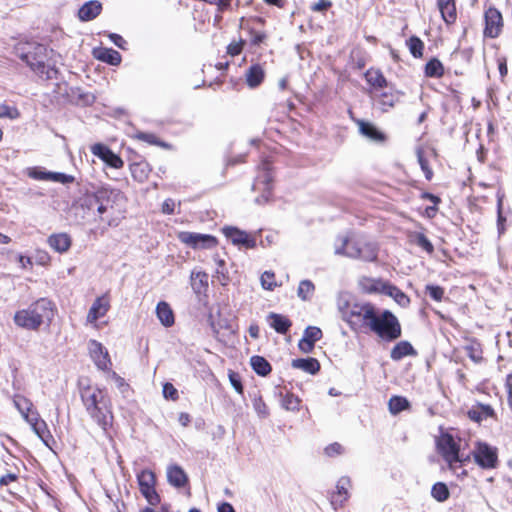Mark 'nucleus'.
Here are the masks:
<instances>
[{
  "mask_svg": "<svg viewBox=\"0 0 512 512\" xmlns=\"http://www.w3.org/2000/svg\"><path fill=\"white\" fill-rule=\"evenodd\" d=\"M79 390L86 412L107 433L114 419L108 393L96 386L84 385L82 381L79 382Z\"/></svg>",
  "mask_w": 512,
  "mask_h": 512,
  "instance_id": "nucleus-1",
  "label": "nucleus"
},
{
  "mask_svg": "<svg viewBox=\"0 0 512 512\" xmlns=\"http://www.w3.org/2000/svg\"><path fill=\"white\" fill-rule=\"evenodd\" d=\"M49 50L36 42H20L15 46V54L40 78H55L57 70L50 62Z\"/></svg>",
  "mask_w": 512,
  "mask_h": 512,
  "instance_id": "nucleus-2",
  "label": "nucleus"
},
{
  "mask_svg": "<svg viewBox=\"0 0 512 512\" xmlns=\"http://www.w3.org/2000/svg\"><path fill=\"white\" fill-rule=\"evenodd\" d=\"M55 307L52 301L47 298H40L27 309L19 310L14 315V322L17 326L37 330L42 324H50L54 317Z\"/></svg>",
  "mask_w": 512,
  "mask_h": 512,
  "instance_id": "nucleus-3",
  "label": "nucleus"
},
{
  "mask_svg": "<svg viewBox=\"0 0 512 512\" xmlns=\"http://www.w3.org/2000/svg\"><path fill=\"white\" fill-rule=\"evenodd\" d=\"M342 319L346 321L350 328L357 331L362 328H369L371 322L377 314V308L369 303H346L339 307Z\"/></svg>",
  "mask_w": 512,
  "mask_h": 512,
  "instance_id": "nucleus-4",
  "label": "nucleus"
},
{
  "mask_svg": "<svg viewBox=\"0 0 512 512\" xmlns=\"http://www.w3.org/2000/svg\"><path fill=\"white\" fill-rule=\"evenodd\" d=\"M369 329L388 342L394 341L401 336V325L397 317L389 310L382 312L377 310V314L371 322Z\"/></svg>",
  "mask_w": 512,
  "mask_h": 512,
  "instance_id": "nucleus-5",
  "label": "nucleus"
},
{
  "mask_svg": "<svg viewBox=\"0 0 512 512\" xmlns=\"http://www.w3.org/2000/svg\"><path fill=\"white\" fill-rule=\"evenodd\" d=\"M118 191L109 187H100L92 193H86L80 200L81 207L89 211L96 210L100 218L109 208H113Z\"/></svg>",
  "mask_w": 512,
  "mask_h": 512,
  "instance_id": "nucleus-6",
  "label": "nucleus"
},
{
  "mask_svg": "<svg viewBox=\"0 0 512 512\" xmlns=\"http://www.w3.org/2000/svg\"><path fill=\"white\" fill-rule=\"evenodd\" d=\"M437 449L447 462L449 469L454 470L458 463H462L459 455V445L450 434H443L437 440Z\"/></svg>",
  "mask_w": 512,
  "mask_h": 512,
  "instance_id": "nucleus-7",
  "label": "nucleus"
},
{
  "mask_svg": "<svg viewBox=\"0 0 512 512\" xmlns=\"http://www.w3.org/2000/svg\"><path fill=\"white\" fill-rule=\"evenodd\" d=\"M473 457L477 465L483 469H494L498 464V450L485 442H477Z\"/></svg>",
  "mask_w": 512,
  "mask_h": 512,
  "instance_id": "nucleus-8",
  "label": "nucleus"
},
{
  "mask_svg": "<svg viewBox=\"0 0 512 512\" xmlns=\"http://www.w3.org/2000/svg\"><path fill=\"white\" fill-rule=\"evenodd\" d=\"M484 19V36L492 39L498 37L503 28L501 12L494 7H490L485 11Z\"/></svg>",
  "mask_w": 512,
  "mask_h": 512,
  "instance_id": "nucleus-9",
  "label": "nucleus"
},
{
  "mask_svg": "<svg viewBox=\"0 0 512 512\" xmlns=\"http://www.w3.org/2000/svg\"><path fill=\"white\" fill-rule=\"evenodd\" d=\"M88 350L92 360L98 369L106 371L111 366V360L107 349L98 341L90 340L88 342Z\"/></svg>",
  "mask_w": 512,
  "mask_h": 512,
  "instance_id": "nucleus-10",
  "label": "nucleus"
},
{
  "mask_svg": "<svg viewBox=\"0 0 512 512\" xmlns=\"http://www.w3.org/2000/svg\"><path fill=\"white\" fill-rule=\"evenodd\" d=\"M179 239L193 247V248H212L217 244V240L215 237L208 234H200L193 232H182L179 235Z\"/></svg>",
  "mask_w": 512,
  "mask_h": 512,
  "instance_id": "nucleus-11",
  "label": "nucleus"
},
{
  "mask_svg": "<svg viewBox=\"0 0 512 512\" xmlns=\"http://www.w3.org/2000/svg\"><path fill=\"white\" fill-rule=\"evenodd\" d=\"M223 233L234 245H242L245 248H254L256 246L254 238H251L245 231L239 230L236 227H224Z\"/></svg>",
  "mask_w": 512,
  "mask_h": 512,
  "instance_id": "nucleus-12",
  "label": "nucleus"
},
{
  "mask_svg": "<svg viewBox=\"0 0 512 512\" xmlns=\"http://www.w3.org/2000/svg\"><path fill=\"white\" fill-rule=\"evenodd\" d=\"M351 486V480L347 476L341 477L336 485V492L331 496V505L335 510L342 507L349 498L348 489Z\"/></svg>",
  "mask_w": 512,
  "mask_h": 512,
  "instance_id": "nucleus-13",
  "label": "nucleus"
},
{
  "mask_svg": "<svg viewBox=\"0 0 512 512\" xmlns=\"http://www.w3.org/2000/svg\"><path fill=\"white\" fill-rule=\"evenodd\" d=\"M102 11V4L97 0L85 2L78 10V18L82 22L95 19Z\"/></svg>",
  "mask_w": 512,
  "mask_h": 512,
  "instance_id": "nucleus-14",
  "label": "nucleus"
},
{
  "mask_svg": "<svg viewBox=\"0 0 512 512\" xmlns=\"http://www.w3.org/2000/svg\"><path fill=\"white\" fill-rule=\"evenodd\" d=\"M47 243L55 252L62 254L70 249L72 239L67 233H55L48 237Z\"/></svg>",
  "mask_w": 512,
  "mask_h": 512,
  "instance_id": "nucleus-15",
  "label": "nucleus"
},
{
  "mask_svg": "<svg viewBox=\"0 0 512 512\" xmlns=\"http://www.w3.org/2000/svg\"><path fill=\"white\" fill-rule=\"evenodd\" d=\"M359 126V132L364 137L376 143H383L386 140V136L381 132L375 125L370 122L363 120L357 121Z\"/></svg>",
  "mask_w": 512,
  "mask_h": 512,
  "instance_id": "nucleus-16",
  "label": "nucleus"
},
{
  "mask_svg": "<svg viewBox=\"0 0 512 512\" xmlns=\"http://www.w3.org/2000/svg\"><path fill=\"white\" fill-rule=\"evenodd\" d=\"M109 302L104 297H98L92 304L88 315L87 321L89 323L96 322L99 318L103 317L109 310Z\"/></svg>",
  "mask_w": 512,
  "mask_h": 512,
  "instance_id": "nucleus-17",
  "label": "nucleus"
},
{
  "mask_svg": "<svg viewBox=\"0 0 512 512\" xmlns=\"http://www.w3.org/2000/svg\"><path fill=\"white\" fill-rule=\"evenodd\" d=\"M360 246V242L350 241L347 238H342L341 245L336 246L335 248V254L344 255L353 259H358Z\"/></svg>",
  "mask_w": 512,
  "mask_h": 512,
  "instance_id": "nucleus-18",
  "label": "nucleus"
},
{
  "mask_svg": "<svg viewBox=\"0 0 512 512\" xmlns=\"http://www.w3.org/2000/svg\"><path fill=\"white\" fill-rule=\"evenodd\" d=\"M365 80L367 83L375 90L378 91L380 89L388 87V81L383 75V73L374 68L368 69L364 74Z\"/></svg>",
  "mask_w": 512,
  "mask_h": 512,
  "instance_id": "nucleus-19",
  "label": "nucleus"
},
{
  "mask_svg": "<svg viewBox=\"0 0 512 512\" xmlns=\"http://www.w3.org/2000/svg\"><path fill=\"white\" fill-rule=\"evenodd\" d=\"M168 482L177 488H181L186 485L188 478L184 470L178 465H172L167 469Z\"/></svg>",
  "mask_w": 512,
  "mask_h": 512,
  "instance_id": "nucleus-20",
  "label": "nucleus"
},
{
  "mask_svg": "<svg viewBox=\"0 0 512 512\" xmlns=\"http://www.w3.org/2000/svg\"><path fill=\"white\" fill-rule=\"evenodd\" d=\"M291 366L295 369H300L311 375H315L320 370V363L316 358H297L293 359Z\"/></svg>",
  "mask_w": 512,
  "mask_h": 512,
  "instance_id": "nucleus-21",
  "label": "nucleus"
},
{
  "mask_svg": "<svg viewBox=\"0 0 512 512\" xmlns=\"http://www.w3.org/2000/svg\"><path fill=\"white\" fill-rule=\"evenodd\" d=\"M494 415V409L490 405L486 404H478L473 406L468 411V417L477 423H480L482 420L487 419L488 417H494Z\"/></svg>",
  "mask_w": 512,
  "mask_h": 512,
  "instance_id": "nucleus-22",
  "label": "nucleus"
},
{
  "mask_svg": "<svg viewBox=\"0 0 512 512\" xmlns=\"http://www.w3.org/2000/svg\"><path fill=\"white\" fill-rule=\"evenodd\" d=\"M156 315L163 326L171 327L174 324V313L167 302L160 301L157 304Z\"/></svg>",
  "mask_w": 512,
  "mask_h": 512,
  "instance_id": "nucleus-23",
  "label": "nucleus"
},
{
  "mask_svg": "<svg viewBox=\"0 0 512 512\" xmlns=\"http://www.w3.org/2000/svg\"><path fill=\"white\" fill-rule=\"evenodd\" d=\"M416 354V350L408 341H400L391 350L390 357L398 361L406 356H415Z\"/></svg>",
  "mask_w": 512,
  "mask_h": 512,
  "instance_id": "nucleus-24",
  "label": "nucleus"
},
{
  "mask_svg": "<svg viewBox=\"0 0 512 512\" xmlns=\"http://www.w3.org/2000/svg\"><path fill=\"white\" fill-rule=\"evenodd\" d=\"M268 317L271 320V327L277 333L286 334L292 326V322L286 316L281 314L271 312Z\"/></svg>",
  "mask_w": 512,
  "mask_h": 512,
  "instance_id": "nucleus-25",
  "label": "nucleus"
},
{
  "mask_svg": "<svg viewBox=\"0 0 512 512\" xmlns=\"http://www.w3.org/2000/svg\"><path fill=\"white\" fill-rule=\"evenodd\" d=\"M264 70L259 64L249 67L246 72V81L250 88L258 87L264 80Z\"/></svg>",
  "mask_w": 512,
  "mask_h": 512,
  "instance_id": "nucleus-26",
  "label": "nucleus"
},
{
  "mask_svg": "<svg viewBox=\"0 0 512 512\" xmlns=\"http://www.w3.org/2000/svg\"><path fill=\"white\" fill-rule=\"evenodd\" d=\"M399 92H382L378 94L377 103L383 112L389 111L399 101Z\"/></svg>",
  "mask_w": 512,
  "mask_h": 512,
  "instance_id": "nucleus-27",
  "label": "nucleus"
},
{
  "mask_svg": "<svg viewBox=\"0 0 512 512\" xmlns=\"http://www.w3.org/2000/svg\"><path fill=\"white\" fill-rule=\"evenodd\" d=\"M362 289L367 293H383L388 282L381 279L363 278L360 282Z\"/></svg>",
  "mask_w": 512,
  "mask_h": 512,
  "instance_id": "nucleus-28",
  "label": "nucleus"
},
{
  "mask_svg": "<svg viewBox=\"0 0 512 512\" xmlns=\"http://www.w3.org/2000/svg\"><path fill=\"white\" fill-rule=\"evenodd\" d=\"M382 294L392 297L401 307H407L410 303L409 297L398 287L390 283H388Z\"/></svg>",
  "mask_w": 512,
  "mask_h": 512,
  "instance_id": "nucleus-29",
  "label": "nucleus"
},
{
  "mask_svg": "<svg viewBox=\"0 0 512 512\" xmlns=\"http://www.w3.org/2000/svg\"><path fill=\"white\" fill-rule=\"evenodd\" d=\"M250 364L254 372L259 376H267L272 370L270 363L262 356H252Z\"/></svg>",
  "mask_w": 512,
  "mask_h": 512,
  "instance_id": "nucleus-30",
  "label": "nucleus"
},
{
  "mask_svg": "<svg viewBox=\"0 0 512 512\" xmlns=\"http://www.w3.org/2000/svg\"><path fill=\"white\" fill-rule=\"evenodd\" d=\"M13 402H14L16 409L21 413V415L23 416V418L25 420H27L31 417V413H34L32 411L33 404L26 397L21 396V395H16L14 397Z\"/></svg>",
  "mask_w": 512,
  "mask_h": 512,
  "instance_id": "nucleus-31",
  "label": "nucleus"
},
{
  "mask_svg": "<svg viewBox=\"0 0 512 512\" xmlns=\"http://www.w3.org/2000/svg\"><path fill=\"white\" fill-rule=\"evenodd\" d=\"M444 74V67L437 58L430 59L425 65V75L431 78H440Z\"/></svg>",
  "mask_w": 512,
  "mask_h": 512,
  "instance_id": "nucleus-32",
  "label": "nucleus"
},
{
  "mask_svg": "<svg viewBox=\"0 0 512 512\" xmlns=\"http://www.w3.org/2000/svg\"><path fill=\"white\" fill-rule=\"evenodd\" d=\"M409 406V401L402 396H393L388 402L389 411L393 415H397L400 412L408 409Z\"/></svg>",
  "mask_w": 512,
  "mask_h": 512,
  "instance_id": "nucleus-33",
  "label": "nucleus"
},
{
  "mask_svg": "<svg viewBox=\"0 0 512 512\" xmlns=\"http://www.w3.org/2000/svg\"><path fill=\"white\" fill-rule=\"evenodd\" d=\"M97 58L103 62H106L110 65L117 66L121 63L122 57L121 54L111 48L103 49Z\"/></svg>",
  "mask_w": 512,
  "mask_h": 512,
  "instance_id": "nucleus-34",
  "label": "nucleus"
},
{
  "mask_svg": "<svg viewBox=\"0 0 512 512\" xmlns=\"http://www.w3.org/2000/svg\"><path fill=\"white\" fill-rule=\"evenodd\" d=\"M377 249L371 243H361L358 259L373 262L377 259Z\"/></svg>",
  "mask_w": 512,
  "mask_h": 512,
  "instance_id": "nucleus-35",
  "label": "nucleus"
},
{
  "mask_svg": "<svg viewBox=\"0 0 512 512\" xmlns=\"http://www.w3.org/2000/svg\"><path fill=\"white\" fill-rule=\"evenodd\" d=\"M431 496L438 502H444L449 499L450 492L444 482H437L432 486Z\"/></svg>",
  "mask_w": 512,
  "mask_h": 512,
  "instance_id": "nucleus-36",
  "label": "nucleus"
},
{
  "mask_svg": "<svg viewBox=\"0 0 512 512\" xmlns=\"http://www.w3.org/2000/svg\"><path fill=\"white\" fill-rule=\"evenodd\" d=\"M32 427L33 431L41 438L44 439V434L47 432V425L43 420L39 419L38 413H31V417L26 420Z\"/></svg>",
  "mask_w": 512,
  "mask_h": 512,
  "instance_id": "nucleus-37",
  "label": "nucleus"
},
{
  "mask_svg": "<svg viewBox=\"0 0 512 512\" xmlns=\"http://www.w3.org/2000/svg\"><path fill=\"white\" fill-rule=\"evenodd\" d=\"M192 288L196 293H201L208 286V275L204 272L192 273Z\"/></svg>",
  "mask_w": 512,
  "mask_h": 512,
  "instance_id": "nucleus-38",
  "label": "nucleus"
},
{
  "mask_svg": "<svg viewBox=\"0 0 512 512\" xmlns=\"http://www.w3.org/2000/svg\"><path fill=\"white\" fill-rule=\"evenodd\" d=\"M406 44L409 48L410 53L413 55V57L421 58L423 56L424 43L419 37L411 36L406 41Z\"/></svg>",
  "mask_w": 512,
  "mask_h": 512,
  "instance_id": "nucleus-39",
  "label": "nucleus"
},
{
  "mask_svg": "<svg viewBox=\"0 0 512 512\" xmlns=\"http://www.w3.org/2000/svg\"><path fill=\"white\" fill-rule=\"evenodd\" d=\"M314 290L315 286L310 280H302L299 283L297 295L299 298L306 301L312 297Z\"/></svg>",
  "mask_w": 512,
  "mask_h": 512,
  "instance_id": "nucleus-40",
  "label": "nucleus"
},
{
  "mask_svg": "<svg viewBox=\"0 0 512 512\" xmlns=\"http://www.w3.org/2000/svg\"><path fill=\"white\" fill-rule=\"evenodd\" d=\"M442 16V19L447 25L453 24L457 19V11L455 6V1L445 6L441 10H439Z\"/></svg>",
  "mask_w": 512,
  "mask_h": 512,
  "instance_id": "nucleus-41",
  "label": "nucleus"
},
{
  "mask_svg": "<svg viewBox=\"0 0 512 512\" xmlns=\"http://www.w3.org/2000/svg\"><path fill=\"white\" fill-rule=\"evenodd\" d=\"M262 173L257 177V180H256V183H255V186L256 185H259L260 183L263 184L265 186V189H270V183L272 181V176L270 175V163L269 162H264L262 164Z\"/></svg>",
  "mask_w": 512,
  "mask_h": 512,
  "instance_id": "nucleus-42",
  "label": "nucleus"
},
{
  "mask_svg": "<svg viewBox=\"0 0 512 512\" xmlns=\"http://www.w3.org/2000/svg\"><path fill=\"white\" fill-rule=\"evenodd\" d=\"M300 399L294 394L287 393L282 399V407L288 411H298Z\"/></svg>",
  "mask_w": 512,
  "mask_h": 512,
  "instance_id": "nucleus-43",
  "label": "nucleus"
},
{
  "mask_svg": "<svg viewBox=\"0 0 512 512\" xmlns=\"http://www.w3.org/2000/svg\"><path fill=\"white\" fill-rule=\"evenodd\" d=\"M75 180L74 176L68 175L61 172H50L48 175V181L58 182L62 184L73 183Z\"/></svg>",
  "mask_w": 512,
  "mask_h": 512,
  "instance_id": "nucleus-44",
  "label": "nucleus"
},
{
  "mask_svg": "<svg viewBox=\"0 0 512 512\" xmlns=\"http://www.w3.org/2000/svg\"><path fill=\"white\" fill-rule=\"evenodd\" d=\"M426 293L435 301L440 302L444 297V289L438 285L428 284L425 287Z\"/></svg>",
  "mask_w": 512,
  "mask_h": 512,
  "instance_id": "nucleus-45",
  "label": "nucleus"
},
{
  "mask_svg": "<svg viewBox=\"0 0 512 512\" xmlns=\"http://www.w3.org/2000/svg\"><path fill=\"white\" fill-rule=\"evenodd\" d=\"M415 243L429 254L434 252L433 244L423 233H416Z\"/></svg>",
  "mask_w": 512,
  "mask_h": 512,
  "instance_id": "nucleus-46",
  "label": "nucleus"
},
{
  "mask_svg": "<svg viewBox=\"0 0 512 512\" xmlns=\"http://www.w3.org/2000/svg\"><path fill=\"white\" fill-rule=\"evenodd\" d=\"M417 159L422 171L425 174V178L427 180H431L433 176V171L429 167L428 160L424 157V154L421 149L417 150Z\"/></svg>",
  "mask_w": 512,
  "mask_h": 512,
  "instance_id": "nucleus-47",
  "label": "nucleus"
},
{
  "mask_svg": "<svg viewBox=\"0 0 512 512\" xmlns=\"http://www.w3.org/2000/svg\"><path fill=\"white\" fill-rule=\"evenodd\" d=\"M275 274L271 271H265L261 275V285L265 290H273L277 283L274 281Z\"/></svg>",
  "mask_w": 512,
  "mask_h": 512,
  "instance_id": "nucleus-48",
  "label": "nucleus"
},
{
  "mask_svg": "<svg viewBox=\"0 0 512 512\" xmlns=\"http://www.w3.org/2000/svg\"><path fill=\"white\" fill-rule=\"evenodd\" d=\"M322 330L316 326H309L305 329L303 337L316 343L322 338Z\"/></svg>",
  "mask_w": 512,
  "mask_h": 512,
  "instance_id": "nucleus-49",
  "label": "nucleus"
},
{
  "mask_svg": "<svg viewBox=\"0 0 512 512\" xmlns=\"http://www.w3.org/2000/svg\"><path fill=\"white\" fill-rule=\"evenodd\" d=\"M19 115V111L16 107L0 104V118L16 119Z\"/></svg>",
  "mask_w": 512,
  "mask_h": 512,
  "instance_id": "nucleus-50",
  "label": "nucleus"
},
{
  "mask_svg": "<svg viewBox=\"0 0 512 512\" xmlns=\"http://www.w3.org/2000/svg\"><path fill=\"white\" fill-rule=\"evenodd\" d=\"M139 486L142 485H155V475L150 470H143L137 476Z\"/></svg>",
  "mask_w": 512,
  "mask_h": 512,
  "instance_id": "nucleus-51",
  "label": "nucleus"
},
{
  "mask_svg": "<svg viewBox=\"0 0 512 512\" xmlns=\"http://www.w3.org/2000/svg\"><path fill=\"white\" fill-rule=\"evenodd\" d=\"M27 175L35 180L48 181L49 171H45L41 167H31L27 169Z\"/></svg>",
  "mask_w": 512,
  "mask_h": 512,
  "instance_id": "nucleus-52",
  "label": "nucleus"
},
{
  "mask_svg": "<svg viewBox=\"0 0 512 512\" xmlns=\"http://www.w3.org/2000/svg\"><path fill=\"white\" fill-rule=\"evenodd\" d=\"M105 163H107L110 167L119 169L123 167L124 162L123 160L115 154L111 149L107 153L105 159L103 160Z\"/></svg>",
  "mask_w": 512,
  "mask_h": 512,
  "instance_id": "nucleus-53",
  "label": "nucleus"
},
{
  "mask_svg": "<svg viewBox=\"0 0 512 512\" xmlns=\"http://www.w3.org/2000/svg\"><path fill=\"white\" fill-rule=\"evenodd\" d=\"M505 221L506 218L502 214V200L499 199L497 203V229L499 235H502L505 232Z\"/></svg>",
  "mask_w": 512,
  "mask_h": 512,
  "instance_id": "nucleus-54",
  "label": "nucleus"
},
{
  "mask_svg": "<svg viewBox=\"0 0 512 512\" xmlns=\"http://www.w3.org/2000/svg\"><path fill=\"white\" fill-rule=\"evenodd\" d=\"M229 381L233 388L239 393L243 394V385L241 382V377L238 373L230 371L229 372Z\"/></svg>",
  "mask_w": 512,
  "mask_h": 512,
  "instance_id": "nucleus-55",
  "label": "nucleus"
},
{
  "mask_svg": "<svg viewBox=\"0 0 512 512\" xmlns=\"http://www.w3.org/2000/svg\"><path fill=\"white\" fill-rule=\"evenodd\" d=\"M163 396L166 399L175 401L178 399V391L171 383H165L163 385Z\"/></svg>",
  "mask_w": 512,
  "mask_h": 512,
  "instance_id": "nucleus-56",
  "label": "nucleus"
},
{
  "mask_svg": "<svg viewBox=\"0 0 512 512\" xmlns=\"http://www.w3.org/2000/svg\"><path fill=\"white\" fill-rule=\"evenodd\" d=\"M109 151H110V149H109L107 146H105V145H103V144H101V143L94 144V145L91 147V152H92L95 156L99 157L101 160H104V159H105V157H106V155H107V153H108Z\"/></svg>",
  "mask_w": 512,
  "mask_h": 512,
  "instance_id": "nucleus-57",
  "label": "nucleus"
},
{
  "mask_svg": "<svg viewBox=\"0 0 512 512\" xmlns=\"http://www.w3.org/2000/svg\"><path fill=\"white\" fill-rule=\"evenodd\" d=\"M142 495L147 499L149 504L153 506L160 502V496L157 494L155 487L151 488V490L145 491Z\"/></svg>",
  "mask_w": 512,
  "mask_h": 512,
  "instance_id": "nucleus-58",
  "label": "nucleus"
},
{
  "mask_svg": "<svg viewBox=\"0 0 512 512\" xmlns=\"http://www.w3.org/2000/svg\"><path fill=\"white\" fill-rule=\"evenodd\" d=\"M343 451V446L337 442L332 443L325 448V453L330 457L340 455L343 453Z\"/></svg>",
  "mask_w": 512,
  "mask_h": 512,
  "instance_id": "nucleus-59",
  "label": "nucleus"
},
{
  "mask_svg": "<svg viewBox=\"0 0 512 512\" xmlns=\"http://www.w3.org/2000/svg\"><path fill=\"white\" fill-rule=\"evenodd\" d=\"M139 140L147 142L149 144L162 145L161 142L157 140V137L152 133L140 132L136 136Z\"/></svg>",
  "mask_w": 512,
  "mask_h": 512,
  "instance_id": "nucleus-60",
  "label": "nucleus"
},
{
  "mask_svg": "<svg viewBox=\"0 0 512 512\" xmlns=\"http://www.w3.org/2000/svg\"><path fill=\"white\" fill-rule=\"evenodd\" d=\"M332 6V2L329 0H319L311 6V10L315 12H323Z\"/></svg>",
  "mask_w": 512,
  "mask_h": 512,
  "instance_id": "nucleus-61",
  "label": "nucleus"
},
{
  "mask_svg": "<svg viewBox=\"0 0 512 512\" xmlns=\"http://www.w3.org/2000/svg\"><path fill=\"white\" fill-rule=\"evenodd\" d=\"M314 346H315V343H313L312 341H310L304 337H302V339L298 343V347L303 353L312 352V350L314 349Z\"/></svg>",
  "mask_w": 512,
  "mask_h": 512,
  "instance_id": "nucleus-62",
  "label": "nucleus"
},
{
  "mask_svg": "<svg viewBox=\"0 0 512 512\" xmlns=\"http://www.w3.org/2000/svg\"><path fill=\"white\" fill-rule=\"evenodd\" d=\"M243 49V42H232L227 47V53L231 56H237Z\"/></svg>",
  "mask_w": 512,
  "mask_h": 512,
  "instance_id": "nucleus-63",
  "label": "nucleus"
},
{
  "mask_svg": "<svg viewBox=\"0 0 512 512\" xmlns=\"http://www.w3.org/2000/svg\"><path fill=\"white\" fill-rule=\"evenodd\" d=\"M254 408L260 416L266 417L268 415V408L261 398L254 401Z\"/></svg>",
  "mask_w": 512,
  "mask_h": 512,
  "instance_id": "nucleus-64",
  "label": "nucleus"
}]
</instances>
